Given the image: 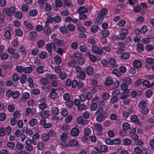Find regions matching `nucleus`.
I'll list each match as a JSON object with an SVG mask.
<instances>
[{"instance_id": "f257e3e1", "label": "nucleus", "mask_w": 154, "mask_h": 154, "mask_svg": "<svg viewBox=\"0 0 154 154\" xmlns=\"http://www.w3.org/2000/svg\"><path fill=\"white\" fill-rule=\"evenodd\" d=\"M4 9L6 14L9 17L12 16L15 11V8L13 6L9 8H5Z\"/></svg>"}, {"instance_id": "f03ea898", "label": "nucleus", "mask_w": 154, "mask_h": 154, "mask_svg": "<svg viewBox=\"0 0 154 154\" xmlns=\"http://www.w3.org/2000/svg\"><path fill=\"white\" fill-rule=\"evenodd\" d=\"M92 97L91 94L88 92L85 95H82L79 97L80 100L82 101H85L87 99L88 100H90Z\"/></svg>"}, {"instance_id": "7ed1b4c3", "label": "nucleus", "mask_w": 154, "mask_h": 154, "mask_svg": "<svg viewBox=\"0 0 154 154\" xmlns=\"http://www.w3.org/2000/svg\"><path fill=\"white\" fill-rule=\"evenodd\" d=\"M26 144L25 146L26 149L28 151H32L33 150V147L31 145V140L29 139L26 140L25 142Z\"/></svg>"}, {"instance_id": "20e7f679", "label": "nucleus", "mask_w": 154, "mask_h": 154, "mask_svg": "<svg viewBox=\"0 0 154 154\" xmlns=\"http://www.w3.org/2000/svg\"><path fill=\"white\" fill-rule=\"evenodd\" d=\"M92 51L98 55H100L103 52V49L99 48L96 45H93L92 46Z\"/></svg>"}, {"instance_id": "39448f33", "label": "nucleus", "mask_w": 154, "mask_h": 154, "mask_svg": "<svg viewBox=\"0 0 154 154\" xmlns=\"http://www.w3.org/2000/svg\"><path fill=\"white\" fill-rule=\"evenodd\" d=\"M128 96V95H123L120 96V98L121 99L123 100V102L124 104L128 105L129 103L130 100L127 98Z\"/></svg>"}, {"instance_id": "423d86ee", "label": "nucleus", "mask_w": 154, "mask_h": 154, "mask_svg": "<svg viewBox=\"0 0 154 154\" xmlns=\"http://www.w3.org/2000/svg\"><path fill=\"white\" fill-rule=\"evenodd\" d=\"M127 84L125 83H122L120 85L121 89L123 90V93L125 94H128L130 92L129 89H128V85Z\"/></svg>"}, {"instance_id": "0eeeda50", "label": "nucleus", "mask_w": 154, "mask_h": 154, "mask_svg": "<svg viewBox=\"0 0 154 154\" xmlns=\"http://www.w3.org/2000/svg\"><path fill=\"white\" fill-rule=\"evenodd\" d=\"M45 99V98L41 99L39 104V108L42 110L45 109L47 106V105L46 103Z\"/></svg>"}, {"instance_id": "6e6552de", "label": "nucleus", "mask_w": 154, "mask_h": 154, "mask_svg": "<svg viewBox=\"0 0 154 154\" xmlns=\"http://www.w3.org/2000/svg\"><path fill=\"white\" fill-rule=\"evenodd\" d=\"M77 121L79 124L84 125L88 124V121L84 119L82 117L79 116L77 119Z\"/></svg>"}, {"instance_id": "1a4fd4ad", "label": "nucleus", "mask_w": 154, "mask_h": 154, "mask_svg": "<svg viewBox=\"0 0 154 154\" xmlns=\"http://www.w3.org/2000/svg\"><path fill=\"white\" fill-rule=\"evenodd\" d=\"M108 64L111 65L113 68H117V65L116 63V60L114 58H111L109 59L108 61Z\"/></svg>"}, {"instance_id": "9d476101", "label": "nucleus", "mask_w": 154, "mask_h": 154, "mask_svg": "<svg viewBox=\"0 0 154 154\" xmlns=\"http://www.w3.org/2000/svg\"><path fill=\"white\" fill-rule=\"evenodd\" d=\"M71 135L73 137L78 136L79 133V130L76 128H72L70 131Z\"/></svg>"}, {"instance_id": "9b49d317", "label": "nucleus", "mask_w": 154, "mask_h": 154, "mask_svg": "<svg viewBox=\"0 0 154 154\" xmlns=\"http://www.w3.org/2000/svg\"><path fill=\"white\" fill-rule=\"evenodd\" d=\"M40 115L42 118H47L49 116V112L47 110L42 111L40 112Z\"/></svg>"}, {"instance_id": "f8f14e48", "label": "nucleus", "mask_w": 154, "mask_h": 154, "mask_svg": "<svg viewBox=\"0 0 154 154\" xmlns=\"http://www.w3.org/2000/svg\"><path fill=\"white\" fill-rule=\"evenodd\" d=\"M97 115V116L96 118V120L98 122L103 121L106 117V115L104 114H100Z\"/></svg>"}, {"instance_id": "ddd939ff", "label": "nucleus", "mask_w": 154, "mask_h": 154, "mask_svg": "<svg viewBox=\"0 0 154 154\" xmlns=\"http://www.w3.org/2000/svg\"><path fill=\"white\" fill-rule=\"evenodd\" d=\"M56 89L52 88L51 92L49 95V96L51 99H56L57 96V94L56 92Z\"/></svg>"}, {"instance_id": "4468645a", "label": "nucleus", "mask_w": 154, "mask_h": 154, "mask_svg": "<svg viewBox=\"0 0 154 154\" xmlns=\"http://www.w3.org/2000/svg\"><path fill=\"white\" fill-rule=\"evenodd\" d=\"M132 65L135 67L140 68L142 66V63L139 60H135L133 62Z\"/></svg>"}, {"instance_id": "2eb2a0df", "label": "nucleus", "mask_w": 154, "mask_h": 154, "mask_svg": "<svg viewBox=\"0 0 154 154\" xmlns=\"http://www.w3.org/2000/svg\"><path fill=\"white\" fill-rule=\"evenodd\" d=\"M36 70L38 73L43 74L45 71L44 67L42 65L38 66L36 67Z\"/></svg>"}, {"instance_id": "dca6fc26", "label": "nucleus", "mask_w": 154, "mask_h": 154, "mask_svg": "<svg viewBox=\"0 0 154 154\" xmlns=\"http://www.w3.org/2000/svg\"><path fill=\"white\" fill-rule=\"evenodd\" d=\"M147 28L145 26H143L142 27L140 31L138 29H137L136 30V32L137 31L139 34H140L141 32L143 34H145L147 32Z\"/></svg>"}, {"instance_id": "f3484780", "label": "nucleus", "mask_w": 154, "mask_h": 154, "mask_svg": "<svg viewBox=\"0 0 154 154\" xmlns=\"http://www.w3.org/2000/svg\"><path fill=\"white\" fill-rule=\"evenodd\" d=\"M79 142L78 140L75 139H73L70 140L69 143V146H75L78 145Z\"/></svg>"}, {"instance_id": "a211bd4d", "label": "nucleus", "mask_w": 154, "mask_h": 154, "mask_svg": "<svg viewBox=\"0 0 154 154\" xmlns=\"http://www.w3.org/2000/svg\"><path fill=\"white\" fill-rule=\"evenodd\" d=\"M38 56L40 59L43 60L48 57V54L46 52L42 51L38 54Z\"/></svg>"}, {"instance_id": "6ab92c4d", "label": "nucleus", "mask_w": 154, "mask_h": 154, "mask_svg": "<svg viewBox=\"0 0 154 154\" xmlns=\"http://www.w3.org/2000/svg\"><path fill=\"white\" fill-rule=\"evenodd\" d=\"M113 80L112 78L110 77H107L105 79L104 84L105 85L109 86L111 85L113 83Z\"/></svg>"}, {"instance_id": "aec40b11", "label": "nucleus", "mask_w": 154, "mask_h": 154, "mask_svg": "<svg viewBox=\"0 0 154 154\" xmlns=\"http://www.w3.org/2000/svg\"><path fill=\"white\" fill-rule=\"evenodd\" d=\"M132 112V109H130L128 110L122 112V113L123 116L125 118H127L130 114Z\"/></svg>"}, {"instance_id": "412c9836", "label": "nucleus", "mask_w": 154, "mask_h": 154, "mask_svg": "<svg viewBox=\"0 0 154 154\" xmlns=\"http://www.w3.org/2000/svg\"><path fill=\"white\" fill-rule=\"evenodd\" d=\"M45 76L47 79H50L52 80H56L57 79V78L55 75L51 74L49 73H47L45 75Z\"/></svg>"}, {"instance_id": "4be33fe9", "label": "nucleus", "mask_w": 154, "mask_h": 154, "mask_svg": "<svg viewBox=\"0 0 154 154\" xmlns=\"http://www.w3.org/2000/svg\"><path fill=\"white\" fill-rule=\"evenodd\" d=\"M130 55L128 53H122L120 56V58L121 59L126 60L129 58Z\"/></svg>"}, {"instance_id": "5701e85b", "label": "nucleus", "mask_w": 154, "mask_h": 154, "mask_svg": "<svg viewBox=\"0 0 154 154\" xmlns=\"http://www.w3.org/2000/svg\"><path fill=\"white\" fill-rule=\"evenodd\" d=\"M88 12V9L84 6H81L79 9L78 12L79 14L84 13Z\"/></svg>"}, {"instance_id": "b1692460", "label": "nucleus", "mask_w": 154, "mask_h": 154, "mask_svg": "<svg viewBox=\"0 0 154 154\" xmlns=\"http://www.w3.org/2000/svg\"><path fill=\"white\" fill-rule=\"evenodd\" d=\"M5 31L4 35L5 38L7 39H9L11 37V34L10 31L7 28L5 29Z\"/></svg>"}, {"instance_id": "393cba45", "label": "nucleus", "mask_w": 154, "mask_h": 154, "mask_svg": "<svg viewBox=\"0 0 154 154\" xmlns=\"http://www.w3.org/2000/svg\"><path fill=\"white\" fill-rule=\"evenodd\" d=\"M38 120L36 119L33 118L31 119L29 124V125L31 127H33L35 126L37 123Z\"/></svg>"}, {"instance_id": "a878e982", "label": "nucleus", "mask_w": 154, "mask_h": 154, "mask_svg": "<svg viewBox=\"0 0 154 154\" xmlns=\"http://www.w3.org/2000/svg\"><path fill=\"white\" fill-rule=\"evenodd\" d=\"M137 50L138 52H142L143 51V47L140 43H138L137 45Z\"/></svg>"}, {"instance_id": "bb28decb", "label": "nucleus", "mask_w": 154, "mask_h": 154, "mask_svg": "<svg viewBox=\"0 0 154 154\" xmlns=\"http://www.w3.org/2000/svg\"><path fill=\"white\" fill-rule=\"evenodd\" d=\"M55 43L58 46H63L65 45V42L63 40H59L58 39Z\"/></svg>"}, {"instance_id": "cd10ccee", "label": "nucleus", "mask_w": 154, "mask_h": 154, "mask_svg": "<svg viewBox=\"0 0 154 154\" xmlns=\"http://www.w3.org/2000/svg\"><path fill=\"white\" fill-rule=\"evenodd\" d=\"M38 47V48H42L45 45V42L44 40L42 39L39 40L37 43Z\"/></svg>"}, {"instance_id": "c85d7f7f", "label": "nucleus", "mask_w": 154, "mask_h": 154, "mask_svg": "<svg viewBox=\"0 0 154 154\" xmlns=\"http://www.w3.org/2000/svg\"><path fill=\"white\" fill-rule=\"evenodd\" d=\"M109 94L106 92L103 93L102 95V98L103 100L106 101L108 100L109 97Z\"/></svg>"}, {"instance_id": "c756f323", "label": "nucleus", "mask_w": 154, "mask_h": 154, "mask_svg": "<svg viewBox=\"0 0 154 154\" xmlns=\"http://www.w3.org/2000/svg\"><path fill=\"white\" fill-rule=\"evenodd\" d=\"M44 32L47 35H49L52 32L50 28L48 27V26H46L44 29Z\"/></svg>"}, {"instance_id": "7c9ffc66", "label": "nucleus", "mask_w": 154, "mask_h": 154, "mask_svg": "<svg viewBox=\"0 0 154 154\" xmlns=\"http://www.w3.org/2000/svg\"><path fill=\"white\" fill-rule=\"evenodd\" d=\"M49 138V137L48 134L44 133L41 136L42 140L44 141H47Z\"/></svg>"}, {"instance_id": "2f4dec72", "label": "nucleus", "mask_w": 154, "mask_h": 154, "mask_svg": "<svg viewBox=\"0 0 154 154\" xmlns=\"http://www.w3.org/2000/svg\"><path fill=\"white\" fill-rule=\"evenodd\" d=\"M87 73L88 75H91L94 73L93 68L91 67H89L87 69Z\"/></svg>"}, {"instance_id": "473e14b6", "label": "nucleus", "mask_w": 154, "mask_h": 154, "mask_svg": "<svg viewBox=\"0 0 154 154\" xmlns=\"http://www.w3.org/2000/svg\"><path fill=\"white\" fill-rule=\"evenodd\" d=\"M32 71V69L31 67H27L24 68L23 72L25 73L29 74L31 73Z\"/></svg>"}, {"instance_id": "72a5a7b5", "label": "nucleus", "mask_w": 154, "mask_h": 154, "mask_svg": "<svg viewBox=\"0 0 154 154\" xmlns=\"http://www.w3.org/2000/svg\"><path fill=\"white\" fill-rule=\"evenodd\" d=\"M39 83L41 85H46L48 83L49 81L47 78H44L40 80Z\"/></svg>"}, {"instance_id": "f704fd0d", "label": "nucleus", "mask_w": 154, "mask_h": 154, "mask_svg": "<svg viewBox=\"0 0 154 154\" xmlns=\"http://www.w3.org/2000/svg\"><path fill=\"white\" fill-rule=\"evenodd\" d=\"M20 96V93L18 91H13L12 96L13 98L14 99L18 98Z\"/></svg>"}, {"instance_id": "c9c22d12", "label": "nucleus", "mask_w": 154, "mask_h": 154, "mask_svg": "<svg viewBox=\"0 0 154 154\" xmlns=\"http://www.w3.org/2000/svg\"><path fill=\"white\" fill-rule=\"evenodd\" d=\"M19 50L21 52L22 54L24 56H26L27 54V52L26 51L25 47L23 45H21L20 46L19 48Z\"/></svg>"}, {"instance_id": "e433bc0d", "label": "nucleus", "mask_w": 154, "mask_h": 154, "mask_svg": "<svg viewBox=\"0 0 154 154\" xmlns=\"http://www.w3.org/2000/svg\"><path fill=\"white\" fill-rule=\"evenodd\" d=\"M30 37L32 40H35L37 37V34L35 32H31L29 34Z\"/></svg>"}, {"instance_id": "4c0bfd02", "label": "nucleus", "mask_w": 154, "mask_h": 154, "mask_svg": "<svg viewBox=\"0 0 154 154\" xmlns=\"http://www.w3.org/2000/svg\"><path fill=\"white\" fill-rule=\"evenodd\" d=\"M107 13V9L105 8H103L101 9L99 14L101 16L103 17L106 15Z\"/></svg>"}, {"instance_id": "58836bf2", "label": "nucleus", "mask_w": 154, "mask_h": 154, "mask_svg": "<svg viewBox=\"0 0 154 154\" xmlns=\"http://www.w3.org/2000/svg\"><path fill=\"white\" fill-rule=\"evenodd\" d=\"M144 20V18L141 16H140L138 17L136 19V21L137 23L141 24L142 23Z\"/></svg>"}, {"instance_id": "ea45409f", "label": "nucleus", "mask_w": 154, "mask_h": 154, "mask_svg": "<svg viewBox=\"0 0 154 154\" xmlns=\"http://www.w3.org/2000/svg\"><path fill=\"white\" fill-rule=\"evenodd\" d=\"M130 119L132 122L137 123H138L139 122L138 118L136 115L132 116L130 117Z\"/></svg>"}, {"instance_id": "a19ab883", "label": "nucleus", "mask_w": 154, "mask_h": 154, "mask_svg": "<svg viewBox=\"0 0 154 154\" xmlns=\"http://www.w3.org/2000/svg\"><path fill=\"white\" fill-rule=\"evenodd\" d=\"M54 21V18L50 17L45 21L46 26H48L50 23H52Z\"/></svg>"}, {"instance_id": "79ce46f5", "label": "nucleus", "mask_w": 154, "mask_h": 154, "mask_svg": "<svg viewBox=\"0 0 154 154\" xmlns=\"http://www.w3.org/2000/svg\"><path fill=\"white\" fill-rule=\"evenodd\" d=\"M98 105L97 103H92L90 105V109L92 111H95L97 108Z\"/></svg>"}, {"instance_id": "37998d69", "label": "nucleus", "mask_w": 154, "mask_h": 154, "mask_svg": "<svg viewBox=\"0 0 154 154\" xmlns=\"http://www.w3.org/2000/svg\"><path fill=\"white\" fill-rule=\"evenodd\" d=\"M103 20V16H101L99 13H98V17L96 19V21L98 23H101Z\"/></svg>"}, {"instance_id": "c03bdc74", "label": "nucleus", "mask_w": 154, "mask_h": 154, "mask_svg": "<svg viewBox=\"0 0 154 154\" xmlns=\"http://www.w3.org/2000/svg\"><path fill=\"white\" fill-rule=\"evenodd\" d=\"M68 29L70 32H72L75 30V25L72 24H69L67 26Z\"/></svg>"}, {"instance_id": "a18cd8bd", "label": "nucleus", "mask_w": 154, "mask_h": 154, "mask_svg": "<svg viewBox=\"0 0 154 154\" xmlns=\"http://www.w3.org/2000/svg\"><path fill=\"white\" fill-rule=\"evenodd\" d=\"M54 61L57 64L61 63L62 62L61 58L58 56H56L54 57Z\"/></svg>"}, {"instance_id": "49530a36", "label": "nucleus", "mask_w": 154, "mask_h": 154, "mask_svg": "<svg viewBox=\"0 0 154 154\" xmlns=\"http://www.w3.org/2000/svg\"><path fill=\"white\" fill-rule=\"evenodd\" d=\"M27 81L28 82V85L30 88H32L34 85V84L33 82V79L30 78H29L27 79Z\"/></svg>"}, {"instance_id": "de8ad7c7", "label": "nucleus", "mask_w": 154, "mask_h": 154, "mask_svg": "<svg viewBox=\"0 0 154 154\" xmlns=\"http://www.w3.org/2000/svg\"><path fill=\"white\" fill-rule=\"evenodd\" d=\"M26 75L22 74L21 75L20 78V81L22 84H24L25 83L26 80Z\"/></svg>"}, {"instance_id": "09e8293b", "label": "nucleus", "mask_w": 154, "mask_h": 154, "mask_svg": "<svg viewBox=\"0 0 154 154\" xmlns=\"http://www.w3.org/2000/svg\"><path fill=\"white\" fill-rule=\"evenodd\" d=\"M59 110L57 107H54L53 108L52 110V113L53 115H56L59 113Z\"/></svg>"}, {"instance_id": "8fccbe9b", "label": "nucleus", "mask_w": 154, "mask_h": 154, "mask_svg": "<svg viewBox=\"0 0 154 154\" xmlns=\"http://www.w3.org/2000/svg\"><path fill=\"white\" fill-rule=\"evenodd\" d=\"M8 55L7 53H2L0 55V57L2 60H6L8 58Z\"/></svg>"}, {"instance_id": "3c124183", "label": "nucleus", "mask_w": 154, "mask_h": 154, "mask_svg": "<svg viewBox=\"0 0 154 154\" xmlns=\"http://www.w3.org/2000/svg\"><path fill=\"white\" fill-rule=\"evenodd\" d=\"M146 105V102L145 101H142L140 102L138 105V107L140 109H143L145 107Z\"/></svg>"}, {"instance_id": "603ef678", "label": "nucleus", "mask_w": 154, "mask_h": 154, "mask_svg": "<svg viewBox=\"0 0 154 154\" xmlns=\"http://www.w3.org/2000/svg\"><path fill=\"white\" fill-rule=\"evenodd\" d=\"M38 13V11L35 9H33L29 12V14L30 16L34 17L36 16Z\"/></svg>"}, {"instance_id": "864d4df0", "label": "nucleus", "mask_w": 154, "mask_h": 154, "mask_svg": "<svg viewBox=\"0 0 154 154\" xmlns=\"http://www.w3.org/2000/svg\"><path fill=\"white\" fill-rule=\"evenodd\" d=\"M24 23L25 25L28 28L31 29H34V27L30 23L28 22L27 21H24Z\"/></svg>"}, {"instance_id": "5fc2aeb1", "label": "nucleus", "mask_w": 154, "mask_h": 154, "mask_svg": "<svg viewBox=\"0 0 154 154\" xmlns=\"http://www.w3.org/2000/svg\"><path fill=\"white\" fill-rule=\"evenodd\" d=\"M37 147L39 150H42L44 147V144L43 142L42 141H39L38 142Z\"/></svg>"}, {"instance_id": "6e6d98bb", "label": "nucleus", "mask_w": 154, "mask_h": 154, "mask_svg": "<svg viewBox=\"0 0 154 154\" xmlns=\"http://www.w3.org/2000/svg\"><path fill=\"white\" fill-rule=\"evenodd\" d=\"M12 79L13 81L16 82L19 80L20 77L17 74L14 73L12 76Z\"/></svg>"}, {"instance_id": "4d7b16f0", "label": "nucleus", "mask_w": 154, "mask_h": 154, "mask_svg": "<svg viewBox=\"0 0 154 154\" xmlns=\"http://www.w3.org/2000/svg\"><path fill=\"white\" fill-rule=\"evenodd\" d=\"M48 134L49 137H53L56 135V132L54 130L51 129L49 131Z\"/></svg>"}, {"instance_id": "13d9d810", "label": "nucleus", "mask_w": 154, "mask_h": 154, "mask_svg": "<svg viewBox=\"0 0 154 154\" xmlns=\"http://www.w3.org/2000/svg\"><path fill=\"white\" fill-rule=\"evenodd\" d=\"M109 32L108 31L106 30H103L101 32V34L104 37H107L109 35Z\"/></svg>"}, {"instance_id": "bf43d9fd", "label": "nucleus", "mask_w": 154, "mask_h": 154, "mask_svg": "<svg viewBox=\"0 0 154 154\" xmlns=\"http://www.w3.org/2000/svg\"><path fill=\"white\" fill-rule=\"evenodd\" d=\"M94 126L95 128L98 131H101L103 128L102 125L99 123H97L95 124Z\"/></svg>"}, {"instance_id": "052dcab7", "label": "nucleus", "mask_w": 154, "mask_h": 154, "mask_svg": "<svg viewBox=\"0 0 154 154\" xmlns=\"http://www.w3.org/2000/svg\"><path fill=\"white\" fill-rule=\"evenodd\" d=\"M16 70L18 73H21L23 72L24 68L22 66H18L16 67Z\"/></svg>"}, {"instance_id": "680f3d73", "label": "nucleus", "mask_w": 154, "mask_h": 154, "mask_svg": "<svg viewBox=\"0 0 154 154\" xmlns=\"http://www.w3.org/2000/svg\"><path fill=\"white\" fill-rule=\"evenodd\" d=\"M98 29V27L96 25H94L91 27V30L93 33H95Z\"/></svg>"}, {"instance_id": "e2e57ef3", "label": "nucleus", "mask_w": 154, "mask_h": 154, "mask_svg": "<svg viewBox=\"0 0 154 154\" xmlns=\"http://www.w3.org/2000/svg\"><path fill=\"white\" fill-rule=\"evenodd\" d=\"M16 148L19 150H21L23 149V145L20 142H18L16 144Z\"/></svg>"}, {"instance_id": "0e129e2a", "label": "nucleus", "mask_w": 154, "mask_h": 154, "mask_svg": "<svg viewBox=\"0 0 154 154\" xmlns=\"http://www.w3.org/2000/svg\"><path fill=\"white\" fill-rule=\"evenodd\" d=\"M122 127L123 129L127 131L130 128V125L128 122H125L123 124Z\"/></svg>"}, {"instance_id": "69168bd1", "label": "nucleus", "mask_w": 154, "mask_h": 154, "mask_svg": "<svg viewBox=\"0 0 154 154\" xmlns=\"http://www.w3.org/2000/svg\"><path fill=\"white\" fill-rule=\"evenodd\" d=\"M28 7L26 5L23 4L22 5L21 9L23 11L27 12L28 11Z\"/></svg>"}, {"instance_id": "338daca9", "label": "nucleus", "mask_w": 154, "mask_h": 154, "mask_svg": "<svg viewBox=\"0 0 154 154\" xmlns=\"http://www.w3.org/2000/svg\"><path fill=\"white\" fill-rule=\"evenodd\" d=\"M149 111V108L145 107L141 109V112L143 114L145 115L148 113Z\"/></svg>"}, {"instance_id": "774afa93", "label": "nucleus", "mask_w": 154, "mask_h": 154, "mask_svg": "<svg viewBox=\"0 0 154 154\" xmlns=\"http://www.w3.org/2000/svg\"><path fill=\"white\" fill-rule=\"evenodd\" d=\"M91 154H98L100 151L97 147H94L91 151Z\"/></svg>"}]
</instances>
